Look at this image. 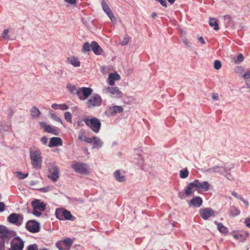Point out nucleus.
<instances>
[{
    "mask_svg": "<svg viewBox=\"0 0 250 250\" xmlns=\"http://www.w3.org/2000/svg\"><path fill=\"white\" fill-rule=\"evenodd\" d=\"M210 185L207 181L200 182L197 179L188 184L185 190V194L188 196L191 194L195 190L207 191L209 189Z\"/></svg>",
    "mask_w": 250,
    "mask_h": 250,
    "instance_id": "nucleus-1",
    "label": "nucleus"
},
{
    "mask_svg": "<svg viewBox=\"0 0 250 250\" xmlns=\"http://www.w3.org/2000/svg\"><path fill=\"white\" fill-rule=\"evenodd\" d=\"M31 164L33 167L36 169H40L42 167V157L41 152L39 149L30 150Z\"/></svg>",
    "mask_w": 250,
    "mask_h": 250,
    "instance_id": "nucleus-2",
    "label": "nucleus"
},
{
    "mask_svg": "<svg viewBox=\"0 0 250 250\" xmlns=\"http://www.w3.org/2000/svg\"><path fill=\"white\" fill-rule=\"evenodd\" d=\"M83 121L94 132L97 133L99 132L101 127V122L99 119L96 117L89 119L85 117L83 118Z\"/></svg>",
    "mask_w": 250,
    "mask_h": 250,
    "instance_id": "nucleus-3",
    "label": "nucleus"
},
{
    "mask_svg": "<svg viewBox=\"0 0 250 250\" xmlns=\"http://www.w3.org/2000/svg\"><path fill=\"white\" fill-rule=\"evenodd\" d=\"M16 232L13 230L9 229L6 227L0 225V240L2 241H8L11 238L16 236Z\"/></svg>",
    "mask_w": 250,
    "mask_h": 250,
    "instance_id": "nucleus-4",
    "label": "nucleus"
},
{
    "mask_svg": "<svg viewBox=\"0 0 250 250\" xmlns=\"http://www.w3.org/2000/svg\"><path fill=\"white\" fill-rule=\"evenodd\" d=\"M31 206L33 207V214L37 217L42 215V212L45 210L46 205L43 202H40L39 199L32 201Z\"/></svg>",
    "mask_w": 250,
    "mask_h": 250,
    "instance_id": "nucleus-5",
    "label": "nucleus"
},
{
    "mask_svg": "<svg viewBox=\"0 0 250 250\" xmlns=\"http://www.w3.org/2000/svg\"><path fill=\"white\" fill-rule=\"evenodd\" d=\"M7 221L17 226H21L23 222V216L20 213H12L7 217Z\"/></svg>",
    "mask_w": 250,
    "mask_h": 250,
    "instance_id": "nucleus-6",
    "label": "nucleus"
},
{
    "mask_svg": "<svg viewBox=\"0 0 250 250\" xmlns=\"http://www.w3.org/2000/svg\"><path fill=\"white\" fill-rule=\"evenodd\" d=\"M55 214L56 217L61 220H72L73 216L71 212L69 211L62 208H59L56 209L55 211Z\"/></svg>",
    "mask_w": 250,
    "mask_h": 250,
    "instance_id": "nucleus-7",
    "label": "nucleus"
},
{
    "mask_svg": "<svg viewBox=\"0 0 250 250\" xmlns=\"http://www.w3.org/2000/svg\"><path fill=\"white\" fill-rule=\"evenodd\" d=\"M93 90L90 87H83L79 88L78 97L79 99L84 101L87 99L92 93Z\"/></svg>",
    "mask_w": 250,
    "mask_h": 250,
    "instance_id": "nucleus-8",
    "label": "nucleus"
},
{
    "mask_svg": "<svg viewBox=\"0 0 250 250\" xmlns=\"http://www.w3.org/2000/svg\"><path fill=\"white\" fill-rule=\"evenodd\" d=\"M24 246V242L20 237H14L11 242L12 250H22Z\"/></svg>",
    "mask_w": 250,
    "mask_h": 250,
    "instance_id": "nucleus-9",
    "label": "nucleus"
},
{
    "mask_svg": "<svg viewBox=\"0 0 250 250\" xmlns=\"http://www.w3.org/2000/svg\"><path fill=\"white\" fill-rule=\"evenodd\" d=\"M101 97L97 94H94L87 101V105L89 108L100 106L102 103Z\"/></svg>",
    "mask_w": 250,
    "mask_h": 250,
    "instance_id": "nucleus-10",
    "label": "nucleus"
},
{
    "mask_svg": "<svg viewBox=\"0 0 250 250\" xmlns=\"http://www.w3.org/2000/svg\"><path fill=\"white\" fill-rule=\"evenodd\" d=\"M26 229L32 233H36L40 231V226L39 223L34 220L28 221L25 225Z\"/></svg>",
    "mask_w": 250,
    "mask_h": 250,
    "instance_id": "nucleus-11",
    "label": "nucleus"
},
{
    "mask_svg": "<svg viewBox=\"0 0 250 250\" xmlns=\"http://www.w3.org/2000/svg\"><path fill=\"white\" fill-rule=\"evenodd\" d=\"M103 92L105 94L110 93L116 98L121 97L123 94L117 87H106L103 89Z\"/></svg>",
    "mask_w": 250,
    "mask_h": 250,
    "instance_id": "nucleus-12",
    "label": "nucleus"
},
{
    "mask_svg": "<svg viewBox=\"0 0 250 250\" xmlns=\"http://www.w3.org/2000/svg\"><path fill=\"white\" fill-rule=\"evenodd\" d=\"M71 167L75 172L80 173H85L87 171V166L83 163L76 162L72 165Z\"/></svg>",
    "mask_w": 250,
    "mask_h": 250,
    "instance_id": "nucleus-13",
    "label": "nucleus"
},
{
    "mask_svg": "<svg viewBox=\"0 0 250 250\" xmlns=\"http://www.w3.org/2000/svg\"><path fill=\"white\" fill-rule=\"evenodd\" d=\"M200 215L203 219L207 220L211 216H215V211L211 208H205L200 210Z\"/></svg>",
    "mask_w": 250,
    "mask_h": 250,
    "instance_id": "nucleus-14",
    "label": "nucleus"
},
{
    "mask_svg": "<svg viewBox=\"0 0 250 250\" xmlns=\"http://www.w3.org/2000/svg\"><path fill=\"white\" fill-rule=\"evenodd\" d=\"M39 124L41 128H43L45 132L52 133L55 135H57L58 134V131L57 129L51 127L46 123L40 122Z\"/></svg>",
    "mask_w": 250,
    "mask_h": 250,
    "instance_id": "nucleus-15",
    "label": "nucleus"
},
{
    "mask_svg": "<svg viewBox=\"0 0 250 250\" xmlns=\"http://www.w3.org/2000/svg\"><path fill=\"white\" fill-rule=\"evenodd\" d=\"M49 172L50 174L48 176V177L53 182L57 181L59 177V167L57 166H54L52 169L49 170Z\"/></svg>",
    "mask_w": 250,
    "mask_h": 250,
    "instance_id": "nucleus-16",
    "label": "nucleus"
},
{
    "mask_svg": "<svg viewBox=\"0 0 250 250\" xmlns=\"http://www.w3.org/2000/svg\"><path fill=\"white\" fill-rule=\"evenodd\" d=\"M123 108L121 106L115 105L109 107L107 110V113L110 116H114L117 113H120L123 111Z\"/></svg>",
    "mask_w": 250,
    "mask_h": 250,
    "instance_id": "nucleus-17",
    "label": "nucleus"
},
{
    "mask_svg": "<svg viewBox=\"0 0 250 250\" xmlns=\"http://www.w3.org/2000/svg\"><path fill=\"white\" fill-rule=\"evenodd\" d=\"M62 145V141L61 138L53 137L50 139L48 146L50 147L61 146Z\"/></svg>",
    "mask_w": 250,
    "mask_h": 250,
    "instance_id": "nucleus-18",
    "label": "nucleus"
},
{
    "mask_svg": "<svg viewBox=\"0 0 250 250\" xmlns=\"http://www.w3.org/2000/svg\"><path fill=\"white\" fill-rule=\"evenodd\" d=\"M120 78V76L117 73L109 74L108 78L109 84L111 86L114 85V81L119 80Z\"/></svg>",
    "mask_w": 250,
    "mask_h": 250,
    "instance_id": "nucleus-19",
    "label": "nucleus"
},
{
    "mask_svg": "<svg viewBox=\"0 0 250 250\" xmlns=\"http://www.w3.org/2000/svg\"><path fill=\"white\" fill-rule=\"evenodd\" d=\"M203 203V200L200 197L196 196L193 197L189 203V206H193L194 207H200Z\"/></svg>",
    "mask_w": 250,
    "mask_h": 250,
    "instance_id": "nucleus-20",
    "label": "nucleus"
},
{
    "mask_svg": "<svg viewBox=\"0 0 250 250\" xmlns=\"http://www.w3.org/2000/svg\"><path fill=\"white\" fill-rule=\"evenodd\" d=\"M91 50L96 55H101L103 52L100 46L96 42H92Z\"/></svg>",
    "mask_w": 250,
    "mask_h": 250,
    "instance_id": "nucleus-21",
    "label": "nucleus"
},
{
    "mask_svg": "<svg viewBox=\"0 0 250 250\" xmlns=\"http://www.w3.org/2000/svg\"><path fill=\"white\" fill-rule=\"evenodd\" d=\"M68 62L75 67L80 66V62L79 59L75 56H71L68 58Z\"/></svg>",
    "mask_w": 250,
    "mask_h": 250,
    "instance_id": "nucleus-22",
    "label": "nucleus"
},
{
    "mask_svg": "<svg viewBox=\"0 0 250 250\" xmlns=\"http://www.w3.org/2000/svg\"><path fill=\"white\" fill-rule=\"evenodd\" d=\"M66 88L71 94L78 95L79 88H77L75 85L68 83L66 85Z\"/></svg>",
    "mask_w": 250,
    "mask_h": 250,
    "instance_id": "nucleus-23",
    "label": "nucleus"
},
{
    "mask_svg": "<svg viewBox=\"0 0 250 250\" xmlns=\"http://www.w3.org/2000/svg\"><path fill=\"white\" fill-rule=\"evenodd\" d=\"M51 107L54 109H61L62 110H65L68 109V106L65 104H53L51 105Z\"/></svg>",
    "mask_w": 250,
    "mask_h": 250,
    "instance_id": "nucleus-24",
    "label": "nucleus"
},
{
    "mask_svg": "<svg viewBox=\"0 0 250 250\" xmlns=\"http://www.w3.org/2000/svg\"><path fill=\"white\" fill-rule=\"evenodd\" d=\"M93 148H100L102 147L103 143L102 141L97 137H93Z\"/></svg>",
    "mask_w": 250,
    "mask_h": 250,
    "instance_id": "nucleus-25",
    "label": "nucleus"
},
{
    "mask_svg": "<svg viewBox=\"0 0 250 250\" xmlns=\"http://www.w3.org/2000/svg\"><path fill=\"white\" fill-rule=\"evenodd\" d=\"M230 216L234 217L240 214V210L235 206L231 207L229 211Z\"/></svg>",
    "mask_w": 250,
    "mask_h": 250,
    "instance_id": "nucleus-26",
    "label": "nucleus"
},
{
    "mask_svg": "<svg viewBox=\"0 0 250 250\" xmlns=\"http://www.w3.org/2000/svg\"><path fill=\"white\" fill-rule=\"evenodd\" d=\"M30 114L33 117H38L41 115V112L38 108L33 106L30 110Z\"/></svg>",
    "mask_w": 250,
    "mask_h": 250,
    "instance_id": "nucleus-27",
    "label": "nucleus"
},
{
    "mask_svg": "<svg viewBox=\"0 0 250 250\" xmlns=\"http://www.w3.org/2000/svg\"><path fill=\"white\" fill-rule=\"evenodd\" d=\"M209 24L211 27H214V29L215 30H219L218 22L214 19H209Z\"/></svg>",
    "mask_w": 250,
    "mask_h": 250,
    "instance_id": "nucleus-28",
    "label": "nucleus"
},
{
    "mask_svg": "<svg viewBox=\"0 0 250 250\" xmlns=\"http://www.w3.org/2000/svg\"><path fill=\"white\" fill-rule=\"evenodd\" d=\"M114 176L116 179L119 182H122L125 181V179L123 176L120 175V172L119 170H116L114 172Z\"/></svg>",
    "mask_w": 250,
    "mask_h": 250,
    "instance_id": "nucleus-29",
    "label": "nucleus"
},
{
    "mask_svg": "<svg viewBox=\"0 0 250 250\" xmlns=\"http://www.w3.org/2000/svg\"><path fill=\"white\" fill-rule=\"evenodd\" d=\"M101 4L103 9L106 14H108L111 11L110 7L104 0L102 1Z\"/></svg>",
    "mask_w": 250,
    "mask_h": 250,
    "instance_id": "nucleus-30",
    "label": "nucleus"
},
{
    "mask_svg": "<svg viewBox=\"0 0 250 250\" xmlns=\"http://www.w3.org/2000/svg\"><path fill=\"white\" fill-rule=\"evenodd\" d=\"M188 173L189 172L187 168L181 170L179 172L180 177L182 179L186 178L188 177Z\"/></svg>",
    "mask_w": 250,
    "mask_h": 250,
    "instance_id": "nucleus-31",
    "label": "nucleus"
},
{
    "mask_svg": "<svg viewBox=\"0 0 250 250\" xmlns=\"http://www.w3.org/2000/svg\"><path fill=\"white\" fill-rule=\"evenodd\" d=\"M217 229L220 232L226 233L228 231L227 228L225 227L222 223H217Z\"/></svg>",
    "mask_w": 250,
    "mask_h": 250,
    "instance_id": "nucleus-32",
    "label": "nucleus"
},
{
    "mask_svg": "<svg viewBox=\"0 0 250 250\" xmlns=\"http://www.w3.org/2000/svg\"><path fill=\"white\" fill-rule=\"evenodd\" d=\"M92 43L90 44L89 42H87L85 43L82 48V51L84 52L89 51L91 49Z\"/></svg>",
    "mask_w": 250,
    "mask_h": 250,
    "instance_id": "nucleus-33",
    "label": "nucleus"
},
{
    "mask_svg": "<svg viewBox=\"0 0 250 250\" xmlns=\"http://www.w3.org/2000/svg\"><path fill=\"white\" fill-rule=\"evenodd\" d=\"M16 177L20 179H24L28 176V174H23L21 172H16L15 173Z\"/></svg>",
    "mask_w": 250,
    "mask_h": 250,
    "instance_id": "nucleus-34",
    "label": "nucleus"
},
{
    "mask_svg": "<svg viewBox=\"0 0 250 250\" xmlns=\"http://www.w3.org/2000/svg\"><path fill=\"white\" fill-rule=\"evenodd\" d=\"M62 242L63 243L64 245L65 246V247H66L65 248H67V250H68V248L70 247L72 244V241L69 238L65 239L62 241Z\"/></svg>",
    "mask_w": 250,
    "mask_h": 250,
    "instance_id": "nucleus-35",
    "label": "nucleus"
},
{
    "mask_svg": "<svg viewBox=\"0 0 250 250\" xmlns=\"http://www.w3.org/2000/svg\"><path fill=\"white\" fill-rule=\"evenodd\" d=\"M64 117L65 119L69 123H72V115L69 112H66L64 113Z\"/></svg>",
    "mask_w": 250,
    "mask_h": 250,
    "instance_id": "nucleus-36",
    "label": "nucleus"
},
{
    "mask_svg": "<svg viewBox=\"0 0 250 250\" xmlns=\"http://www.w3.org/2000/svg\"><path fill=\"white\" fill-rule=\"evenodd\" d=\"M56 246L60 250H68L67 248L64 247V244L62 241H59L57 242Z\"/></svg>",
    "mask_w": 250,
    "mask_h": 250,
    "instance_id": "nucleus-37",
    "label": "nucleus"
},
{
    "mask_svg": "<svg viewBox=\"0 0 250 250\" xmlns=\"http://www.w3.org/2000/svg\"><path fill=\"white\" fill-rule=\"evenodd\" d=\"M51 118L54 120V121L58 122L61 124H62V122L61 120V119L57 115L55 114L51 113Z\"/></svg>",
    "mask_w": 250,
    "mask_h": 250,
    "instance_id": "nucleus-38",
    "label": "nucleus"
},
{
    "mask_svg": "<svg viewBox=\"0 0 250 250\" xmlns=\"http://www.w3.org/2000/svg\"><path fill=\"white\" fill-rule=\"evenodd\" d=\"M222 66V64L220 61L218 60H215L214 62V67L216 70H219Z\"/></svg>",
    "mask_w": 250,
    "mask_h": 250,
    "instance_id": "nucleus-39",
    "label": "nucleus"
},
{
    "mask_svg": "<svg viewBox=\"0 0 250 250\" xmlns=\"http://www.w3.org/2000/svg\"><path fill=\"white\" fill-rule=\"evenodd\" d=\"M78 138L81 140L84 141V138H86V136L84 135V131H81L79 134Z\"/></svg>",
    "mask_w": 250,
    "mask_h": 250,
    "instance_id": "nucleus-40",
    "label": "nucleus"
},
{
    "mask_svg": "<svg viewBox=\"0 0 250 250\" xmlns=\"http://www.w3.org/2000/svg\"><path fill=\"white\" fill-rule=\"evenodd\" d=\"M106 14L107 15L108 17L110 18V19L111 20V21H114L116 20V18L114 17L112 11L110 12L109 13Z\"/></svg>",
    "mask_w": 250,
    "mask_h": 250,
    "instance_id": "nucleus-41",
    "label": "nucleus"
},
{
    "mask_svg": "<svg viewBox=\"0 0 250 250\" xmlns=\"http://www.w3.org/2000/svg\"><path fill=\"white\" fill-rule=\"evenodd\" d=\"M244 60V57L242 54H239L237 57V60L235 62H241Z\"/></svg>",
    "mask_w": 250,
    "mask_h": 250,
    "instance_id": "nucleus-42",
    "label": "nucleus"
},
{
    "mask_svg": "<svg viewBox=\"0 0 250 250\" xmlns=\"http://www.w3.org/2000/svg\"><path fill=\"white\" fill-rule=\"evenodd\" d=\"M9 33V30L8 29H4L3 32V34H2V37L3 38H8L9 36H7L8 34Z\"/></svg>",
    "mask_w": 250,
    "mask_h": 250,
    "instance_id": "nucleus-43",
    "label": "nucleus"
},
{
    "mask_svg": "<svg viewBox=\"0 0 250 250\" xmlns=\"http://www.w3.org/2000/svg\"><path fill=\"white\" fill-rule=\"evenodd\" d=\"M64 1L72 5H75L77 3L76 0H64Z\"/></svg>",
    "mask_w": 250,
    "mask_h": 250,
    "instance_id": "nucleus-44",
    "label": "nucleus"
},
{
    "mask_svg": "<svg viewBox=\"0 0 250 250\" xmlns=\"http://www.w3.org/2000/svg\"><path fill=\"white\" fill-rule=\"evenodd\" d=\"M27 250H38V248L36 245H30L28 246Z\"/></svg>",
    "mask_w": 250,
    "mask_h": 250,
    "instance_id": "nucleus-45",
    "label": "nucleus"
},
{
    "mask_svg": "<svg viewBox=\"0 0 250 250\" xmlns=\"http://www.w3.org/2000/svg\"><path fill=\"white\" fill-rule=\"evenodd\" d=\"M84 142L87 143H89V144H91L93 143V137L92 138H88V137H86V138H84Z\"/></svg>",
    "mask_w": 250,
    "mask_h": 250,
    "instance_id": "nucleus-46",
    "label": "nucleus"
},
{
    "mask_svg": "<svg viewBox=\"0 0 250 250\" xmlns=\"http://www.w3.org/2000/svg\"><path fill=\"white\" fill-rule=\"evenodd\" d=\"M129 42V39L128 38H125L123 41L121 42V44L122 45H125L128 43Z\"/></svg>",
    "mask_w": 250,
    "mask_h": 250,
    "instance_id": "nucleus-47",
    "label": "nucleus"
},
{
    "mask_svg": "<svg viewBox=\"0 0 250 250\" xmlns=\"http://www.w3.org/2000/svg\"><path fill=\"white\" fill-rule=\"evenodd\" d=\"M5 205L3 202H0V212H2L5 210Z\"/></svg>",
    "mask_w": 250,
    "mask_h": 250,
    "instance_id": "nucleus-48",
    "label": "nucleus"
},
{
    "mask_svg": "<svg viewBox=\"0 0 250 250\" xmlns=\"http://www.w3.org/2000/svg\"><path fill=\"white\" fill-rule=\"evenodd\" d=\"M245 223L246 226L247 227L250 228V218H247L246 219H245Z\"/></svg>",
    "mask_w": 250,
    "mask_h": 250,
    "instance_id": "nucleus-49",
    "label": "nucleus"
},
{
    "mask_svg": "<svg viewBox=\"0 0 250 250\" xmlns=\"http://www.w3.org/2000/svg\"><path fill=\"white\" fill-rule=\"evenodd\" d=\"M243 77L245 80L250 79V71L245 73L243 75Z\"/></svg>",
    "mask_w": 250,
    "mask_h": 250,
    "instance_id": "nucleus-50",
    "label": "nucleus"
},
{
    "mask_svg": "<svg viewBox=\"0 0 250 250\" xmlns=\"http://www.w3.org/2000/svg\"><path fill=\"white\" fill-rule=\"evenodd\" d=\"M47 141H48V139L45 136H43L41 139V142L44 145H46L47 143Z\"/></svg>",
    "mask_w": 250,
    "mask_h": 250,
    "instance_id": "nucleus-51",
    "label": "nucleus"
},
{
    "mask_svg": "<svg viewBox=\"0 0 250 250\" xmlns=\"http://www.w3.org/2000/svg\"><path fill=\"white\" fill-rule=\"evenodd\" d=\"M211 97L215 101H217L219 99V96L217 93L212 94Z\"/></svg>",
    "mask_w": 250,
    "mask_h": 250,
    "instance_id": "nucleus-52",
    "label": "nucleus"
},
{
    "mask_svg": "<svg viewBox=\"0 0 250 250\" xmlns=\"http://www.w3.org/2000/svg\"><path fill=\"white\" fill-rule=\"evenodd\" d=\"M231 194H232V196H233L235 198H238V199H239L240 200V198H243L242 196H239L238 195V194L236 192H235V191H232L231 192Z\"/></svg>",
    "mask_w": 250,
    "mask_h": 250,
    "instance_id": "nucleus-53",
    "label": "nucleus"
},
{
    "mask_svg": "<svg viewBox=\"0 0 250 250\" xmlns=\"http://www.w3.org/2000/svg\"><path fill=\"white\" fill-rule=\"evenodd\" d=\"M49 188L48 187L41 188L39 189V190L42 192H46L48 191Z\"/></svg>",
    "mask_w": 250,
    "mask_h": 250,
    "instance_id": "nucleus-54",
    "label": "nucleus"
},
{
    "mask_svg": "<svg viewBox=\"0 0 250 250\" xmlns=\"http://www.w3.org/2000/svg\"><path fill=\"white\" fill-rule=\"evenodd\" d=\"M240 200L245 204L247 208L248 207L249 204L247 201L245 200L243 198H240Z\"/></svg>",
    "mask_w": 250,
    "mask_h": 250,
    "instance_id": "nucleus-55",
    "label": "nucleus"
},
{
    "mask_svg": "<svg viewBox=\"0 0 250 250\" xmlns=\"http://www.w3.org/2000/svg\"><path fill=\"white\" fill-rule=\"evenodd\" d=\"M4 250V242L0 241V250Z\"/></svg>",
    "mask_w": 250,
    "mask_h": 250,
    "instance_id": "nucleus-56",
    "label": "nucleus"
},
{
    "mask_svg": "<svg viewBox=\"0 0 250 250\" xmlns=\"http://www.w3.org/2000/svg\"><path fill=\"white\" fill-rule=\"evenodd\" d=\"M199 42H200L202 44H204L205 43V41L203 37H200L198 39Z\"/></svg>",
    "mask_w": 250,
    "mask_h": 250,
    "instance_id": "nucleus-57",
    "label": "nucleus"
},
{
    "mask_svg": "<svg viewBox=\"0 0 250 250\" xmlns=\"http://www.w3.org/2000/svg\"><path fill=\"white\" fill-rule=\"evenodd\" d=\"M219 168V167H213V168H212V170H213V171H217Z\"/></svg>",
    "mask_w": 250,
    "mask_h": 250,
    "instance_id": "nucleus-58",
    "label": "nucleus"
},
{
    "mask_svg": "<svg viewBox=\"0 0 250 250\" xmlns=\"http://www.w3.org/2000/svg\"><path fill=\"white\" fill-rule=\"evenodd\" d=\"M156 13H153L152 14V17L153 18H154L156 17Z\"/></svg>",
    "mask_w": 250,
    "mask_h": 250,
    "instance_id": "nucleus-59",
    "label": "nucleus"
},
{
    "mask_svg": "<svg viewBox=\"0 0 250 250\" xmlns=\"http://www.w3.org/2000/svg\"><path fill=\"white\" fill-rule=\"evenodd\" d=\"M247 84L248 87L250 88V83H247Z\"/></svg>",
    "mask_w": 250,
    "mask_h": 250,
    "instance_id": "nucleus-60",
    "label": "nucleus"
},
{
    "mask_svg": "<svg viewBox=\"0 0 250 250\" xmlns=\"http://www.w3.org/2000/svg\"><path fill=\"white\" fill-rule=\"evenodd\" d=\"M42 250H47V249H42Z\"/></svg>",
    "mask_w": 250,
    "mask_h": 250,
    "instance_id": "nucleus-61",
    "label": "nucleus"
},
{
    "mask_svg": "<svg viewBox=\"0 0 250 250\" xmlns=\"http://www.w3.org/2000/svg\"><path fill=\"white\" fill-rule=\"evenodd\" d=\"M1 194H0V199L1 198Z\"/></svg>",
    "mask_w": 250,
    "mask_h": 250,
    "instance_id": "nucleus-62",
    "label": "nucleus"
}]
</instances>
